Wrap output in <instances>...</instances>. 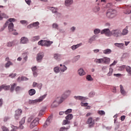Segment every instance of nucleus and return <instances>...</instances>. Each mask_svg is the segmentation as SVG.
Instances as JSON below:
<instances>
[{
    "label": "nucleus",
    "mask_w": 131,
    "mask_h": 131,
    "mask_svg": "<svg viewBox=\"0 0 131 131\" xmlns=\"http://www.w3.org/2000/svg\"><path fill=\"white\" fill-rule=\"evenodd\" d=\"M101 34H105L106 36H111L113 35L115 37H119V36H121V31L120 30H113L110 31L109 29H104L101 31Z\"/></svg>",
    "instance_id": "f257e3e1"
},
{
    "label": "nucleus",
    "mask_w": 131,
    "mask_h": 131,
    "mask_svg": "<svg viewBox=\"0 0 131 131\" xmlns=\"http://www.w3.org/2000/svg\"><path fill=\"white\" fill-rule=\"evenodd\" d=\"M97 64H109L110 63V58L105 57L100 59H96L94 60Z\"/></svg>",
    "instance_id": "f03ea898"
},
{
    "label": "nucleus",
    "mask_w": 131,
    "mask_h": 131,
    "mask_svg": "<svg viewBox=\"0 0 131 131\" xmlns=\"http://www.w3.org/2000/svg\"><path fill=\"white\" fill-rule=\"evenodd\" d=\"M71 94V91L67 90L63 94L59 100V103H62L66 99H67Z\"/></svg>",
    "instance_id": "7ed1b4c3"
},
{
    "label": "nucleus",
    "mask_w": 131,
    "mask_h": 131,
    "mask_svg": "<svg viewBox=\"0 0 131 131\" xmlns=\"http://www.w3.org/2000/svg\"><path fill=\"white\" fill-rule=\"evenodd\" d=\"M106 16L108 18L112 19L116 16V10L114 9H109L106 13Z\"/></svg>",
    "instance_id": "20e7f679"
},
{
    "label": "nucleus",
    "mask_w": 131,
    "mask_h": 131,
    "mask_svg": "<svg viewBox=\"0 0 131 131\" xmlns=\"http://www.w3.org/2000/svg\"><path fill=\"white\" fill-rule=\"evenodd\" d=\"M52 43H53V42L43 40H41L38 42V45L42 47H50Z\"/></svg>",
    "instance_id": "39448f33"
},
{
    "label": "nucleus",
    "mask_w": 131,
    "mask_h": 131,
    "mask_svg": "<svg viewBox=\"0 0 131 131\" xmlns=\"http://www.w3.org/2000/svg\"><path fill=\"white\" fill-rule=\"evenodd\" d=\"M73 118V115L69 114L66 117V120L62 122L63 125H66V124H69L70 123V120Z\"/></svg>",
    "instance_id": "423d86ee"
},
{
    "label": "nucleus",
    "mask_w": 131,
    "mask_h": 131,
    "mask_svg": "<svg viewBox=\"0 0 131 131\" xmlns=\"http://www.w3.org/2000/svg\"><path fill=\"white\" fill-rule=\"evenodd\" d=\"M39 123V118H35L30 123V128L32 129L34 128L35 126H37V125Z\"/></svg>",
    "instance_id": "0eeeda50"
},
{
    "label": "nucleus",
    "mask_w": 131,
    "mask_h": 131,
    "mask_svg": "<svg viewBox=\"0 0 131 131\" xmlns=\"http://www.w3.org/2000/svg\"><path fill=\"white\" fill-rule=\"evenodd\" d=\"M8 29L9 30V32H11V33L14 35H17L18 34V33L16 32V30L14 29V24L12 23L9 24Z\"/></svg>",
    "instance_id": "6e6552de"
},
{
    "label": "nucleus",
    "mask_w": 131,
    "mask_h": 131,
    "mask_svg": "<svg viewBox=\"0 0 131 131\" xmlns=\"http://www.w3.org/2000/svg\"><path fill=\"white\" fill-rule=\"evenodd\" d=\"M86 123L87 124H89V127H94L95 125V119L92 117H90L88 119Z\"/></svg>",
    "instance_id": "1a4fd4ad"
},
{
    "label": "nucleus",
    "mask_w": 131,
    "mask_h": 131,
    "mask_svg": "<svg viewBox=\"0 0 131 131\" xmlns=\"http://www.w3.org/2000/svg\"><path fill=\"white\" fill-rule=\"evenodd\" d=\"M46 97H47V95H42V96L40 97L39 99L32 100V103L33 104H34V103H39L40 102L42 101Z\"/></svg>",
    "instance_id": "9d476101"
},
{
    "label": "nucleus",
    "mask_w": 131,
    "mask_h": 131,
    "mask_svg": "<svg viewBox=\"0 0 131 131\" xmlns=\"http://www.w3.org/2000/svg\"><path fill=\"white\" fill-rule=\"evenodd\" d=\"M43 53H39L37 54L36 60L37 62H41V60H42V58H43Z\"/></svg>",
    "instance_id": "9b49d317"
},
{
    "label": "nucleus",
    "mask_w": 131,
    "mask_h": 131,
    "mask_svg": "<svg viewBox=\"0 0 131 131\" xmlns=\"http://www.w3.org/2000/svg\"><path fill=\"white\" fill-rule=\"evenodd\" d=\"M22 113V111L20 109L17 110L15 111V118L16 120L19 119V117H20V115H21Z\"/></svg>",
    "instance_id": "f8f14e48"
},
{
    "label": "nucleus",
    "mask_w": 131,
    "mask_h": 131,
    "mask_svg": "<svg viewBox=\"0 0 131 131\" xmlns=\"http://www.w3.org/2000/svg\"><path fill=\"white\" fill-rule=\"evenodd\" d=\"M31 70L33 72V76L34 77H36L37 76V67H36V66L33 67H32Z\"/></svg>",
    "instance_id": "ddd939ff"
},
{
    "label": "nucleus",
    "mask_w": 131,
    "mask_h": 131,
    "mask_svg": "<svg viewBox=\"0 0 131 131\" xmlns=\"http://www.w3.org/2000/svg\"><path fill=\"white\" fill-rule=\"evenodd\" d=\"M78 74L80 76H83V75H85V72L83 69L80 68L78 70Z\"/></svg>",
    "instance_id": "4468645a"
},
{
    "label": "nucleus",
    "mask_w": 131,
    "mask_h": 131,
    "mask_svg": "<svg viewBox=\"0 0 131 131\" xmlns=\"http://www.w3.org/2000/svg\"><path fill=\"white\" fill-rule=\"evenodd\" d=\"M120 90L121 95H122L123 96H125V95H126V92H125V90H124L123 86H122V85L121 84L120 85Z\"/></svg>",
    "instance_id": "2eb2a0df"
},
{
    "label": "nucleus",
    "mask_w": 131,
    "mask_h": 131,
    "mask_svg": "<svg viewBox=\"0 0 131 131\" xmlns=\"http://www.w3.org/2000/svg\"><path fill=\"white\" fill-rule=\"evenodd\" d=\"M3 89L5 90V91H8V90H10V85H6L5 84H3L0 86V92Z\"/></svg>",
    "instance_id": "dca6fc26"
},
{
    "label": "nucleus",
    "mask_w": 131,
    "mask_h": 131,
    "mask_svg": "<svg viewBox=\"0 0 131 131\" xmlns=\"http://www.w3.org/2000/svg\"><path fill=\"white\" fill-rule=\"evenodd\" d=\"M59 104H61V103H60V101H59L58 102L57 100L54 101L51 104V108H56Z\"/></svg>",
    "instance_id": "f3484780"
},
{
    "label": "nucleus",
    "mask_w": 131,
    "mask_h": 131,
    "mask_svg": "<svg viewBox=\"0 0 131 131\" xmlns=\"http://www.w3.org/2000/svg\"><path fill=\"white\" fill-rule=\"evenodd\" d=\"M73 4V0H66L64 2V5L67 7H69V6H71Z\"/></svg>",
    "instance_id": "a211bd4d"
},
{
    "label": "nucleus",
    "mask_w": 131,
    "mask_h": 131,
    "mask_svg": "<svg viewBox=\"0 0 131 131\" xmlns=\"http://www.w3.org/2000/svg\"><path fill=\"white\" fill-rule=\"evenodd\" d=\"M3 18H6V19H8V18H9V16H8L7 14L4 13H1L0 11V20H3Z\"/></svg>",
    "instance_id": "6ab92c4d"
},
{
    "label": "nucleus",
    "mask_w": 131,
    "mask_h": 131,
    "mask_svg": "<svg viewBox=\"0 0 131 131\" xmlns=\"http://www.w3.org/2000/svg\"><path fill=\"white\" fill-rule=\"evenodd\" d=\"M28 42V39L25 37H21L20 43H27Z\"/></svg>",
    "instance_id": "aec40b11"
},
{
    "label": "nucleus",
    "mask_w": 131,
    "mask_h": 131,
    "mask_svg": "<svg viewBox=\"0 0 131 131\" xmlns=\"http://www.w3.org/2000/svg\"><path fill=\"white\" fill-rule=\"evenodd\" d=\"M60 69L61 72H64L66 71V70H67V67H66L65 65H62V64H60Z\"/></svg>",
    "instance_id": "412c9836"
},
{
    "label": "nucleus",
    "mask_w": 131,
    "mask_h": 131,
    "mask_svg": "<svg viewBox=\"0 0 131 131\" xmlns=\"http://www.w3.org/2000/svg\"><path fill=\"white\" fill-rule=\"evenodd\" d=\"M103 54H105V55H109V54H111V53L112 52V50H111V49H106L103 50Z\"/></svg>",
    "instance_id": "4be33fe9"
},
{
    "label": "nucleus",
    "mask_w": 131,
    "mask_h": 131,
    "mask_svg": "<svg viewBox=\"0 0 131 131\" xmlns=\"http://www.w3.org/2000/svg\"><path fill=\"white\" fill-rule=\"evenodd\" d=\"M54 58L56 60H59L61 58V54H59L58 53L55 54L54 55Z\"/></svg>",
    "instance_id": "5701e85b"
},
{
    "label": "nucleus",
    "mask_w": 131,
    "mask_h": 131,
    "mask_svg": "<svg viewBox=\"0 0 131 131\" xmlns=\"http://www.w3.org/2000/svg\"><path fill=\"white\" fill-rule=\"evenodd\" d=\"M36 92L34 89H31L29 91V95L30 96H33V95H35Z\"/></svg>",
    "instance_id": "b1692460"
},
{
    "label": "nucleus",
    "mask_w": 131,
    "mask_h": 131,
    "mask_svg": "<svg viewBox=\"0 0 131 131\" xmlns=\"http://www.w3.org/2000/svg\"><path fill=\"white\" fill-rule=\"evenodd\" d=\"M33 26L36 29H38V28H39V23L38 21H36L35 23H33Z\"/></svg>",
    "instance_id": "393cba45"
},
{
    "label": "nucleus",
    "mask_w": 131,
    "mask_h": 131,
    "mask_svg": "<svg viewBox=\"0 0 131 131\" xmlns=\"http://www.w3.org/2000/svg\"><path fill=\"white\" fill-rule=\"evenodd\" d=\"M70 128V126H69L68 127L62 126L59 128V131H67Z\"/></svg>",
    "instance_id": "a878e982"
},
{
    "label": "nucleus",
    "mask_w": 131,
    "mask_h": 131,
    "mask_svg": "<svg viewBox=\"0 0 131 131\" xmlns=\"http://www.w3.org/2000/svg\"><path fill=\"white\" fill-rule=\"evenodd\" d=\"M121 36L122 35H126V34H127V33H128V30H127V28H125L122 31V32H121Z\"/></svg>",
    "instance_id": "bb28decb"
},
{
    "label": "nucleus",
    "mask_w": 131,
    "mask_h": 131,
    "mask_svg": "<svg viewBox=\"0 0 131 131\" xmlns=\"http://www.w3.org/2000/svg\"><path fill=\"white\" fill-rule=\"evenodd\" d=\"M115 46L117 47L118 48H122L123 46H124V43H115Z\"/></svg>",
    "instance_id": "cd10ccee"
},
{
    "label": "nucleus",
    "mask_w": 131,
    "mask_h": 131,
    "mask_svg": "<svg viewBox=\"0 0 131 131\" xmlns=\"http://www.w3.org/2000/svg\"><path fill=\"white\" fill-rule=\"evenodd\" d=\"M113 73V69L111 68L109 69V72L107 74V76H111Z\"/></svg>",
    "instance_id": "c85d7f7f"
},
{
    "label": "nucleus",
    "mask_w": 131,
    "mask_h": 131,
    "mask_svg": "<svg viewBox=\"0 0 131 131\" xmlns=\"http://www.w3.org/2000/svg\"><path fill=\"white\" fill-rule=\"evenodd\" d=\"M126 72L129 74V75H131V68L129 66H127L126 67Z\"/></svg>",
    "instance_id": "c756f323"
},
{
    "label": "nucleus",
    "mask_w": 131,
    "mask_h": 131,
    "mask_svg": "<svg viewBox=\"0 0 131 131\" xmlns=\"http://www.w3.org/2000/svg\"><path fill=\"white\" fill-rule=\"evenodd\" d=\"M80 47V44H77L76 45H73V46L71 47L72 49L74 51V50H76L77 48H79Z\"/></svg>",
    "instance_id": "7c9ffc66"
},
{
    "label": "nucleus",
    "mask_w": 131,
    "mask_h": 131,
    "mask_svg": "<svg viewBox=\"0 0 131 131\" xmlns=\"http://www.w3.org/2000/svg\"><path fill=\"white\" fill-rule=\"evenodd\" d=\"M86 78L87 80H89V81H93L94 80V79H93V77H92V76L90 75H88L86 77Z\"/></svg>",
    "instance_id": "2f4dec72"
},
{
    "label": "nucleus",
    "mask_w": 131,
    "mask_h": 131,
    "mask_svg": "<svg viewBox=\"0 0 131 131\" xmlns=\"http://www.w3.org/2000/svg\"><path fill=\"white\" fill-rule=\"evenodd\" d=\"M74 98L76 100H83V97L82 96H75L74 97Z\"/></svg>",
    "instance_id": "473e14b6"
},
{
    "label": "nucleus",
    "mask_w": 131,
    "mask_h": 131,
    "mask_svg": "<svg viewBox=\"0 0 131 131\" xmlns=\"http://www.w3.org/2000/svg\"><path fill=\"white\" fill-rule=\"evenodd\" d=\"M54 71L55 73H59L60 72V69H59V67H56L54 68Z\"/></svg>",
    "instance_id": "72a5a7b5"
},
{
    "label": "nucleus",
    "mask_w": 131,
    "mask_h": 131,
    "mask_svg": "<svg viewBox=\"0 0 131 131\" xmlns=\"http://www.w3.org/2000/svg\"><path fill=\"white\" fill-rule=\"evenodd\" d=\"M8 24H9V22L7 21L5 24L3 26V27L1 28V31H3L5 30V28L8 26Z\"/></svg>",
    "instance_id": "f704fd0d"
},
{
    "label": "nucleus",
    "mask_w": 131,
    "mask_h": 131,
    "mask_svg": "<svg viewBox=\"0 0 131 131\" xmlns=\"http://www.w3.org/2000/svg\"><path fill=\"white\" fill-rule=\"evenodd\" d=\"M25 119H26L25 117L23 118L20 120V121L19 122V124L20 125L24 124L25 123Z\"/></svg>",
    "instance_id": "c9c22d12"
},
{
    "label": "nucleus",
    "mask_w": 131,
    "mask_h": 131,
    "mask_svg": "<svg viewBox=\"0 0 131 131\" xmlns=\"http://www.w3.org/2000/svg\"><path fill=\"white\" fill-rule=\"evenodd\" d=\"M11 65H13V64H12V62L8 61L5 64V67H6V68H9V67H10V66H11Z\"/></svg>",
    "instance_id": "e433bc0d"
},
{
    "label": "nucleus",
    "mask_w": 131,
    "mask_h": 131,
    "mask_svg": "<svg viewBox=\"0 0 131 131\" xmlns=\"http://www.w3.org/2000/svg\"><path fill=\"white\" fill-rule=\"evenodd\" d=\"M50 10L52 13H57V8L54 7H50Z\"/></svg>",
    "instance_id": "4c0bfd02"
},
{
    "label": "nucleus",
    "mask_w": 131,
    "mask_h": 131,
    "mask_svg": "<svg viewBox=\"0 0 131 131\" xmlns=\"http://www.w3.org/2000/svg\"><path fill=\"white\" fill-rule=\"evenodd\" d=\"M124 69H125V66H122L119 67L118 70H119V71H123Z\"/></svg>",
    "instance_id": "58836bf2"
},
{
    "label": "nucleus",
    "mask_w": 131,
    "mask_h": 131,
    "mask_svg": "<svg viewBox=\"0 0 131 131\" xmlns=\"http://www.w3.org/2000/svg\"><path fill=\"white\" fill-rule=\"evenodd\" d=\"M98 113L99 115H101V116L105 115V114L104 111H99L98 112Z\"/></svg>",
    "instance_id": "ea45409f"
},
{
    "label": "nucleus",
    "mask_w": 131,
    "mask_h": 131,
    "mask_svg": "<svg viewBox=\"0 0 131 131\" xmlns=\"http://www.w3.org/2000/svg\"><path fill=\"white\" fill-rule=\"evenodd\" d=\"M100 29H96L94 30V33L95 34H99V33H100Z\"/></svg>",
    "instance_id": "a19ab883"
},
{
    "label": "nucleus",
    "mask_w": 131,
    "mask_h": 131,
    "mask_svg": "<svg viewBox=\"0 0 131 131\" xmlns=\"http://www.w3.org/2000/svg\"><path fill=\"white\" fill-rule=\"evenodd\" d=\"M72 112V109H68L67 111L64 112L65 114H69V113H71Z\"/></svg>",
    "instance_id": "79ce46f5"
},
{
    "label": "nucleus",
    "mask_w": 131,
    "mask_h": 131,
    "mask_svg": "<svg viewBox=\"0 0 131 131\" xmlns=\"http://www.w3.org/2000/svg\"><path fill=\"white\" fill-rule=\"evenodd\" d=\"M39 36H36L33 38V41H36V40H39Z\"/></svg>",
    "instance_id": "37998d69"
},
{
    "label": "nucleus",
    "mask_w": 131,
    "mask_h": 131,
    "mask_svg": "<svg viewBox=\"0 0 131 131\" xmlns=\"http://www.w3.org/2000/svg\"><path fill=\"white\" fill-rule=\"evenodd\" d=\"M17 85L16 83H14L12 85H11V87L10 88V91L11 92H13L14 91V89H15V87Z\"/></svg>",
    "instance_id": "c03bdc74"
},
{
    "label": "nucleus",
    "mask_w": 131,
    "mask_h": 131,
    "mask_svg": "<svg viewBox=\"0 0 131 131\" xmlns=\"http://www.w3.org/2000/svg\"><path fill=\"white\" fill-rule=\"evenodd\" d=\"M100 11V7L99 6L95 7L94 9V11L95 12H99Z\"/></svg>",
    "instance_id": "a18cd8bd"
},
{
    "label": "nucleus",
    "mask_w": 131,
    "mask_h": 131,
    "mask_svg": "<svg viewBox=\"0 0 131 131\" xmlns=\"http://www.w3.org/2000/svg\"><path fill=\"white\" fill-rule=\"evenodd\" d=\"M15 44H14V42H9L8 43L7 47H13V46H14Z\"/></svg>",
    "instance_id": "49530a36"
},
{
    "label": "nucleus",
    "mask_w": 131,
    "mask_h": 131,
    "mask_svg": "<svg viewBox=\"0 0 131 131\" xmlns=\"http://www.w3.org/2000/svg\"><path fill=\"white\" fill-rule=\"evenodd\" d=\"M124 14H130V13H131V10H130V9L125 10L124 11Z\"/></svg>",
    "instance_id": "de8ad7c7"
},
{
    "label": "nucleus",
    "mask_w": 131,
    "mask_h": 131,
    "mask_svg": "<svg viewBox=\"0 0 131 131\" xmlns=\"http://www.w3.org/2000/svg\"><path fill=\"white\" fill-rule=\"evenodd\" d=\"M94 40H96V38L95 37H92L91 38L89 39V42L92 43V42L94 41Z\"/></svg>",
    "instance_id": "09e8293b"
},
{
    "label": "nucleus",
    "mask_w": 131,
    "mask_h": 131,
    "mask_svg": "<svg viewBox=\"0 0 131 131\" xmlns=\"http://www.w3.org/2000/svg\"><path fill=\"white\" fill-rule=\"evenodd\" d=\"M11 127L12 129H11V131H17V129L18 128V127L14 126V125H12Z\"/></svg>",
    "instance_id": "8fccbe9b"
},
{
    "label": "nucleus",
    "mask_w": 131,
    "mask_h": 131,
    "mask_svg": "<svg viewBox=\"0 0 131 131\" xmlns=\"http://www.w3.org/2000/svg\"><path fill=\"white\" fill-rule=\"evenodd\" d=\"M33 118L34 117L33 116L30 117L28 119V122H31V121H32V120H33Z\"/></svg>",
    "instance_id": "3c124183"
},
{
    "label": "nucleus",
    "mask_w": 131,
    "mask_h": 131,
    "mask_svg": "<svg viewBox=\"0 0 131 131\" xmlns=\"http://www.w3.org/2000/svg\"><path fill=\"white\" fill-rule=\"evenodd\" d=\"M58 25L57 24H53L52 25L53 28H56V29H58Z\"/></svg>",
    "instance_id": "603ef678"
},
{
    "label": "nucleus",
    "mask_w": 131,
    "mask_h": 131,
    "mask_svg": "<svg viewBox=\"0 0 131 131\" xmlns=\"http://www.w3.org/2000/svg\"><path fill=\"white\" fill-rule=\"evenodd\" d=\"M2 128L3 131H9V129L5 126H2Z\"/></svg>",
    "instance_id": "864d4df0"
},
{
    "label": "nucleus",
    "mask_w": 131,
    "mask_h": 131,
    "mask_svg": "<svg viewBox=\"0 0 131 131\" xmlns=\"http://www.w3.org/2000/svg\"><path fill=\"white\" fill-rule=\"evenodd\" d=\"M21 90H22V88H21V87L18 86L15 88V91L16 92H19L20 91H21Z\"/></svg>",
    "instance_id": "5fc2aeb1"
},
{
    "label": "nucleus",
    "mask_w": 131,
    "mask_h": 131,
    "mask_svg": "<svg viewBox=\"0 0 131 131\" xmlns=\"http://www.w3.org/2000/svg\"><path fill=\"white\" fill-rule=\"evenodd\" d=\"M37 86L38 88H39V90H40L41 89V88H42V84L41 83H38Z\"/></svg>",
    "instance_id": "6e6d98bb"
},
{
    "label": "nucleus",
    "mask_w": 131,
    "mask_h": 131,
    "mask_svg": "<svg viewBox=\"0 0 131 131\" xmlns=\"http://www.w3.org/2000/svg\"><path fill=\"white\" fill-rule=\"evenodd\" d=\"M88 105H89V103H81V106H82L83 107H87Z\"/></svg>",
    "instance_id": "4d7b16f0"
},
{
    "label": "nucleus",
    "mask_w": 131,
    "mask_h": 131,
    "mask_svg": "<svg viewBox=\"0 0 131 131\" xmlns=\"http://www.w3.org/2000/svg\"><path fill=\"white\" fill-rule=\"evenodd\" d=\"M25 2L27 5H29V6H30V4H31V0H25Z\"/></svg>",
    "instance_id": "13d9d810"
},
{
    "label": "nucleus",
    "mask_w": 131,
    "mask_h": 131,
    "mask_svg": "<svg viewBox=\"0 0 131 131\" xmlns=\"http://www.w3.org/2000/svg\"><path fill=\"white\" fill-rule=\"evenodd\" d=\"M20 23H21V24H26V23H27V21L22 20L20 21Z\"/></svg>",
    "instance_id": "bf43d9fd"
},
{
    "label": "nucleus",
    "mask_w": 131,
    "mask_h": 131,
    "mask_svg": "<svg viewBox=\"0 0 131 131\" xmlns=\"http://www.w3.org/2000/svg\"><path fill=\"white\" fill-rule=\"evenodd\" d=\"M43 114V110H40L39 113V116H41Z\"/></svg>",
    "instance_id": "052dcab7"
},
{
    "label": "nucleus",
    "mask_w": 131,
    "mask_h": 131,
    "mask_svg": "<svg viewBox=\"0 0 131 131\" xmlns=\"http://www.w3.org/2000/svg\"><path fill=\"white\" fill-rule=\"evenodd\" d=\"M16 74H12L10 75L9 76L11 77V78H14V77H15V76H16Z\"/></svg>",
    "instance_id": "680f3d73"
},
{
    "label": "nucleus",
    "mask_w": 131,
    "mask_h": 131,
    "mask_svg": "<svg viewBox=\"0 0 131 131\" xmlns=\"http://www.w3.org/2000/svg\"><path fill=\"white\" fill-rule=\"evenodd\" d=\"M16 21V19L15 18H9V22H15Z\"/></svg>",
    "instance_id": "e2e57ef3"
},
{
    "label": "nucleus",
    "mask_w": 131,
    "mask_h": 131,
    "mask_svg": "<svg viewBox=\"0 0 131 131\" xmlns=\"http://www.w3.org/2000/svg\"><path fill=\"white\" fill-rule=\"evenodd\" d=\"M33 27V24H31L29 26H28V28L30 29V28H32Z\"/></svg>",
    "instance_id": "0e129e2a"
},
{
    "label": "nucleus",
    "mask_w": 131,
    "mask_h": 131,
    "mask_svg": "<svg viewBox=\"0 0 131 131\" xmlns=\"http://www.w3.org/2000/svg\"><path fill=\"white\" fill-rule=\"evenodd\" d=\"M124 119H125V116H122L121 117V121H124Z\"/></svg>",
    "instance_id": "69168bd1"
},
{
    "label": "nucleus",
    "mask_w": 131,
    "mask_h": 131,
    "mask_svg": "<svg viewBox=\"0 0 131 131\" xmlns=\"http://www.w3.org/2000/svg\"><path fill=\"white\" fill-rule=\"evenodd\" d=\"M120 126V125L119 124H117L115 128V130H116V129H118Z\"/></svg>",
    "instance_id": "338daca9"
},
{
    "label": "nucleus",
    "mask_w": 131,
    "mask_h": 131,
    "mask_svg": "<svg viewBox=\"0 0 131 131\" xmlns=\"http://www.w3.org/2000/svg\"><path fill=\"white\" fill-rule=\"evenodd\" d=\"M38 83L37 82H34L33 83V88H35V86H37Z\"/></svg>",
    "instance_id": "774afa93"
}]
</instances>
